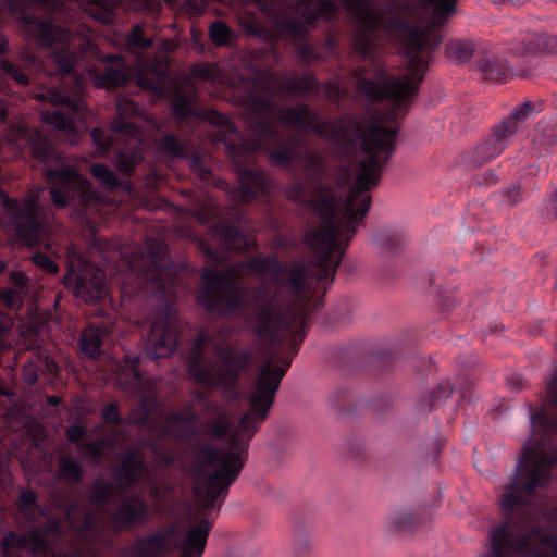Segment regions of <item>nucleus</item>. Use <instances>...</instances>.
I'll return each mask as SVG.
<instances>
[{"label": "nucleus", "instance_id": "34", "mask_svg": "<svg viewBox=\"0 0 557 557\" xmlns=\"http://www.w3.org/2000/svg\"><path fill=\"white\" fill-rule=\"evenodd\" d=\"M210 39L219 45H228L232 37V30L222 22H214L209 29Z\"/></svg>", "mask_w": 557, "mask_h": 557}, {"label": "nucleus", "instance_id": "47", "mask_svg": "<svg viewBox=\"0 0 557 557\" xmlns=\"http://www.w3.org/2000/svg\"><path fill=\"white\" fill-rule=\"evenodd\" d=\"M191 74L194 77L196 78H199V79H210L213 75V72L210 67L208 66H203V65H200V66H193L191 69Z\"/></svg>", "mask_w": 557, "mask_h": 557}, {"label": "nucleus", "instance_id": "37", "mask_svg": "<svg viewBox=\"0 0 557 557\" xmlns=\"http://www.w3.org/2000/svg\"><path fill=\"white\" fill-rule=\"evenodd\" d=\"M1 70L4 74L12 77L16 83H18L21 85H26L28 83L27 75L25 73H23L20 67H17L15 64L11 63L10 61H2Z\"/></svg>", "mask_w": 557, "mask_h": 557}, {"label": "nucleus", "instance_id": "5", "mask_svg": "<svg viewBox=\"0 0 557 557\" xmlns=\"http://www.w3.org/2000/svg\"><path fill=\"white\" fill-rule=\"evenodd\" d=\"M16 522L28 528L24 535L36 531L44 542V557L59 542H67L64 524L50 519L45 510L37 504L36 494L30 490H22L16 502Z\"/></svg>", "mask_w": 557, "mask_h": 557}, {"label": "nucleus", "instance_id": "21", "mask_svg": "<svg viewBox=\"0 0 557 557\" xmlns=\"http://www.w3.org/2000/svg\"><path fill=\"white\" fill-rule=\"evenodd\" d=\"M106 336H108L107 327L89 325L82 334V352L88 358H97L101 352V345Z\"/></svg>", "mask_w": 557, "mask_h": 557}, {"label": "nucleus", "instance_id": "48", "mask_svg": "<svg viewBox=\"0 0 557 557\" xmlns=\"http://www.w3.org/2000/svg\"><path fill=\"white\" fill-rule=\"evenodd\" d=\"M177 45L170 39H162L157 44V49L162 53H172L176 50Z\"/></svg>", "mask_w": 557, "mask_h": 557}, {"label": "nucleus", "instance_id": "55", "mask_svg": "<svg viewBox=\"0 0 557 557\" xmlns=\"http://www.w3.org/2000/svg\"><path fill=\"white\" fill-rule=\"evenodd\" d=\"M552 203L554 206V212L557 214V189L552 195Z\"/></svg>", "mask_w": 557, "mask_h": 557}, {"label": "nucleus", "instance_id": "17", "mask_svg": "<svg viewBox=\"0 0 557 557\" xmlns=\"http://www.w3.org/2000/svg\"><path fill=\"white\" fill-rule=\"evenodd\" d=\"M212 237L216 245H222L226 250H244L248 247V239L236 227L216 223L211 228Z\"/></svg>", "mask_w": 557, "mask_h": 557}, {"label": "nucleus", "instance_id": "7", "mask_svg": "<svg viewBox=\"0 0 557 557\" xmlns=\"http://www.w3.org/2000/svg\"><path fill=\"white\" fill-rule=\"evenodd\" d=\"M126 368L132 370V376L125 384L121 381V384L132 395L139 398L129 413L128 422L138 428H146L150 425V417L157 408V401L154 399L156 389L153 383L149 380H144L137 371V363L139 358L134 356H126Z\"/></svg>", "mask_w": 557, "mask_h": 557}, {"label": "nucleus", "instance_id": "20", "mask_svg": "<svg viewBox=\"0 0 557 557\" xmlns=\"http://www.w3.org/2000/svg\"><path fill=\"white\" fill-rule=\"evenodd\" d=\"M110 65L98 77L99 85L104 88H117L125 86L131 79V73L121 59L110 57Z\"/></svg>", "mask_w": 557, "mask_h": 557}, {"label": "nucleus", "instance_id": "26", "mask_svg": "<svg viewBox=\"0 0 557 557\" xmlns=\"http://www.w3.org/2000/svg\"><path fill=\"white\" fill-rule=\"evenodd\" d=\"M159 148L171 158H183L188 151L187 143L173 134H164L159 141Z\"/></svg>", "mask_w": 557, "mask_h": 557}, {"label": "nucleus", "instance_id": "33", "mask_svg": "<svg viewBox=\"0 0 557 557\" xmlns=\"http://www.w3.org/2000/svg\"><path fill=\"white\" fill-rule=\"evenodd\" d=\"M90 172L97 180L109 188H116L120 186V181L116 175L104 164L91 165Z\"/></svg>", "mask_w": 557, "mask_h": 557}, {"label": "nucleus", "instance_id": "4", "mask_svg": "<svg viewBox=\"0 0 557 557\" xmlns=\"http://www.w3.org/2000/svg\"><path fill=\"white\" fill-rule=\"evenodd\" d=\"M269 16L287 15L288 27L295 34H301L307 25L319 16L329 18L336 11L334 0H253Z\"/></svg>", "mask_w": 557, "mask_h": 557}, {"label": "nucleus", "instance_id": "2", "mask_svg": "<svg viewBox=\"0 0 557 557\" xmlns=\"http://www.w3.org/2000/svg\"><path fill=\"white\" fill-rule=\"evenodd\" d=\"M249 350L234 352L222 337L201 332L188 358L189 375L210 388H222L224 396H237L235 389L239 372L251 361Z\"/></svg>", "mask_w": 557, "mask_h": 557}, {"label": "nucleus", "instance_id": "57", "mask_svg": "<svg viewBox=\"0 0 557 557\" xmlns=\"http://www.w3.org/2000/svg\"><path fill=\"white\" fill-rule=\"evenodd\" d=\"M5 292H7V289H1L0 288V301H3V297H4Z\"/></svg>", "mask_w": 557, "mask_h": 557}, {"label": "nucleus", "instance_id": "3", "mask_svg": "<svg viewBox=\"0 0 557 557\" xmlns=\"http://www.w3.org/2000/svg\"><path fill=\"white\" fill-rule=\"evenodd\" d=\"M0 206L13 224L18 238L29 247L45 243L47 249H51L48 239L50 227L42 216V208L37 197L22 205L0 191Z\"/></svg>", "mask_w": 557, "mask_h": 557}, {"label": "nucleus", "instance_id": "56", "mask_svg": "<svg viewBox=\"0 0 557 557\" xmlns=\"http://www.w3.org/2000/svg\"><path fill=\"white\" fill-rule=\"evenodd\" d=\"M49 403H50L51 405H55V404H58V403H59V399H58L57 397H49Z\"/></svg>", "mask_w": 557, "mask_h": 557}, {"label": "nucleus", "instance_id": "31", "mask_svg": "<svg viewBox=\"0 0 557 557\" xmlns=\"http://www.w3.org/2000/svg\"><path fill=\"white\" fill-rule=\"evenodd\" d=\"M391 524L395 531L404 532L413 529L418 524V519L413 512L401 510L392 518Z\"/></svg>", "mask_w": 557, "mask_h": 557}, {"label": "nucleus", "instance_id": "13", "mask_svg": "<svg viewBox=\"0 0 557 557\" xmlns=\"http://www.w3.org/2000/svg\"><path fill=\"white\" fill-rule=\"evenodd\" d=\"M66 525L71 528L81 541L87 542L91 539V532L97 529L96 519L92 515L76 504L70 505L64 510Z\"/></svg>", "mask_w": 557, "mask_h": 557}, {"label": "nucleus", "instance_id": "36", "mask_svg": "<svg viewBox=\"0 0 557 557\" xmlns=\"http://www.w3.org/2000/svg\"><path fill=\"white\" fill-rule=\"evenodd\" d=\"M172 485L165 481L154 482L150 486V495L157 506L161 505L172 493Z\"/></svg>", "mask_w": 557, "mask_h": 557}, {"label": "nucleus", "instance_id": "54", "mask_svg": "<svg viewBox=\"0 0 557 557\" xmlns=\"http://www.w3.org/2000/svg\"><path fill=\"white\" fill-rule=\"evenodd\" d=\"M507 194H508V197H510V198H512L513 200H516V199H517V197L519 196L520 191H519V189H518V188L512 187V188H510V189L508 190V193H507Z\"/></svg>", "mask_w": 557, "mask_h": 557}, {"label": "nucleus", "instance_id": "6", "mask_svg": "<svg viewBox=\"0 0 557 557\" xmlns=\"http://www.w3.org/2000/svg\"><path fill=\"white\" fill-rule=\"evenodd\" d=\"M63 284L76 298L85 302H96L104 298L108 293L102 270L82 256L71 258L67 272L63 276Z\"/></svg>", "mask_w": 557, "mask_h": 557}, {"label": "nucleus", "instance_id": "8", "mask_svg": "<svg viewBox=\"0 0 557 557\" xmlns=\"http://www.w3.org/2000/svg\"><path fill=\"white\" fill-rule=\"evenodd\" d=\"M176 311L170 305L157 315L147 336L146 355L152 360L169 357L177 344Z\"/></svg>", "mask_w": 557, "mask_h": 557}, {"label": "nucleus", "instance_id": "23", "mask_svg": "<svg viewBox=\"0 0 557 557\" xmlns=\"http://www.w3.org/2000/svg\"><path fill=\"white\" fill-rule=\"evenodd\" d=\"M317 87L312 77H285L277 83V89L295 95H307Z\"/></svg>", "mask_w": 557, "mask_h": 557}, {"label": "nucleus", "instance_id": "12", "mask_svg": "<svg viewBox=\"0 0 557 557\" xmlns=\"http://www.w3.org/2000/svg\"><path fill=\"white\" fill-rule=\"evenodd\" d=\"M475 70L484 81L498 83L509 74V66L504 58L483 51L475 61Z\"/></svg>", "mask_w": 557, "mask_h": 557}, {"label": "nucleus", "instance_id": "60", "mask_svg": "<svg viewBox=\"0 0 557 557\" xmlns=\"http://www.w3.org/2000/svg\"><path fill=\"white\" fill-rule=\"evenodd\" d=\"M36 381V375H29V383H34Z\"/></svg>", "mask_w": 557, "mask_h": 557}, {"label": "nucleus", "instance_id": "44", "mask_svg": "<svg viewBox=\"0 0 557 557\" xmlns=\"http://www.w3.org/2000/svg\"><path fill=\"white\" fill-rule=\"evenodd\" d=\"M12 326V321L11 319L0 312V335L4 334L5 332H8ZM10 346L9 343H7L4 339L0 338V350H4V349H8Z\"/></svg>", "mask_w": 557, "mask_h": 557}, {"label": "nucleus", "instance_id": "51", "mask_svg": "<svg viewBox=\"0 0 557 557\" xmlns=\"http://www.w3.org/2000/svg\"><path fill=\"white\" fill-rule=\"evenodd\" d=\"M508 384L509 387L515 392H519L525 386V382L521 377H512L508 381Z\"/></svg>", "mask_w": 557, "mask_h": 557}, {"label": "nucleus", "instance_id": "30", "mask_svg": "<svg viewBox=\"0 0 557 557\" xmlns=\"http://www.w3.org/2000/svg\"><path fill=\"white\" fill-rule=\"evenodd\" d=\"M91 502L100 507L110 503L114 497L113 486L109 483L98 481L91 488Z\"/></svg>", "mask_w": 557, "mask_h": 557}, {"label": "nucleus", "instance_id": "10", "mask_svg": "<svg viewBox=\"0 0 557 557\" xmlns=\"http://www.w3.org/2000/svg\"><path fill=\"white\" fill-rule=\"evenodd\" d=\"M115 479L122 488H129L148 482L149 470L135 451L127 450L122 455V462L115 471Z\"/></svg>", "mask_w": 557, "mask_h": 557}, {"label": "nucleus", "instance_id": "45", "mask_svg": "<svg viewBox=\"0 0 557 557\" xmlns=\"http://www.w3.org/2000/svg\"><path fill=\"white\" fill-rule=\"evenodd\" d=\"M479 152L482 153L483 159H492L500 154L503 149L495 144H484L478 148Z\"/></svg>", "mask_w": 557, "mask_h": 557}, {"label": "nucleus", "instance_id": "53", "mask_svg": "<svg viewBox=\"0 0 557 557\" xmlns=\"http://www.w3.org/2000/svg\"><path fill=\"white\" fill-rule=\"evenodd\" d=\"M11 283L22 286L24 284V275L22 273H11Z\"/></svg>", "mask_w": 557, "mask_h": 557}, {"label": "nucleus", "instance_id": "18", "mask_svg": "<svg viewBox=\"0 0 557 557\" xmlns=\"http://www.w3.org/2000/svg\"><path fill=\"white\" fill-rule=\"evenodd\" d=\"M168 75V64L162 60H156L153 63L138 73L137 84L154 94H163V82Z\"/></svg>", "mask_w": 557, "mask_h": 557}, {"label": "nucleus", "instance_id": "41", "mask_svg": "<svg viewBox=\"0 0 557 557\" xmlns=\"http://www.w3.org/2000/svg\"><path fill=\"white\" fill-rule=\"evenodd\" d=\"M102 417L106 423L108 424H120L122 422V418L117 412L116 404H109L102 411Z\"/></svg>", "mask_w": 557, "mask_h": 557}, {"label": "nucleus", "instance_id": "39", "mask_svg": "<svg viewBox=\"0 0 557 557\" xmlns=\"http://www.w3.org/2000/svg\"><path fill=\"white\" fill-rule=\"evenodd\" d=\"M90 135L92 141L97 146L99 153H103L109 149L111 141L110 137L104 133V131H102L101 128H94Z\"/></svg>", "mask_w": 557, "mask_h": 557}, {"label": "nucleus", "instance_id": "19", "mask_svg": "<svg viewBox=\"0 0 557 557\" xmlns=\"http://www.w3.org/2000/svg\"><path fill=\"white\" fill-rule=\"evenodd\" d=\"M195 429V417L187 413H174L170 416L163 426L162 434L175 440H189Z\"/></svg>", "mask_w": 557, "mask_h": 557}, {"label": "nucleus", "instance_id": "14", "mask_svg": "<svg viewBox=\"0 0 557 557\" xmlns=\"http://www.w3.org/2000/svg\"><path fill=\"white\" fill-rule=\"evenodd\" d=\"M146 250L151 257V264L141 272V276L147 281L158 283L163 288L165 286L163 283L165 269L159 261L165 255L166 246L159 239L149 238L146 243Z\"/></svg>", "mask_w": 557, "mask_h": 557}, {"label": "nucleus", "instance_id": "40", "mask_svg": "<svg viewBox=\"0 0 557 557\" xmlns=\"http://www.w3.org/2000/svg\"><path fill=\"white\" fill-rule=\"evenodd\" d=\"M34 262L46 270L48 273H57L58 272V264L47 255L45 253H35L33 256Z\"/></svg>", "mask_w": 557, "mask_h": 557}, {"label": "nucleus", "instance_id": "43", "mask_svg": "<svg viewBox=\"0 0 557 557\" xmlns=\"http://www.w3.org/2000/svg\"><path fill=\"white\" fill-rule=\"evenodd\" d=\"M3 302L9 309L15 310L21 307L22 300L15 290L8 288L3 297Z\"/></svg>", "mask_w": 557, "mask_h": 557}, {"label": "nucleus", "instance_id": "1", "mask_svg": "<svg viewBox=\"0 0 557 557\" xmlns=\"http://www.w3.org/2000/svg\"><path fill=\"white\" fill-rule=\"evenodd\" d=\"M27 143L32 156L46 166L45 176L51 185L49 195L57 208L71 207L82 213L99 201V194L64 160L45 133L29 132Z\"/></svg>", "mask_w": 557, "mask_h": 557}, {"label": "nucleus", "instance_id": "15", "mask_svg": "<svg viewBox=\"0 0 557 557\" xmlns=\"http://www.w3.org/2000/svg\"><path fill=\"white\" fill-rule=\"evenodd\" d=\"M476 44L469 38H450L444 46L445 58L454 65L468 64L475 55Z\"/></svg>", "mask_w": 557, "mask_h": 557}, {"label": "nucleus", "instance_id": "58", "mask_svg": "<svg viewBox=\"0 0 557 557\" xmlns=\"http://www.w3.org/2000/svg\"><path fill=\"white\" fill-rule=\"evenodd\" d=\"M5 116V111L3 109H0V120H3Z\"/></svg>", "mask_w": 557, "mask_h": 557}, {"label": "nucleus", "instance_id": "25", "mask_svg": "<svg viewBox=\"0 0 557 557\" xmlns=\"http://www.w3.org/2000/svg\"><path fill=\"white\" fill-rule=\"evenodd\" d=\"M143 154L137 149H129L119 151L114 157V164L116 170L124 174L129 175L133 170L141 162Z\"/></svg>", "mask_w": 557, "mask_h": 557}, {"label": "nucleus", "instance_id": "49", "mask_svg": "<svg viewBox=\"0 0 557 557\" xmlns=\"http://www.w3.org/2000/svg\"><path fill=\"white\" fill-rule=\"evenodd\" d=\"M190 168L193 171L198 173L203 180H206L207 176L210 174V171L201 165V162L197 157H194L190 160Z\"/></svg>", "mask_w": 557, "mask_h": 557}, {"label": "nucleus", "instance_id": "46", "mask_svg": "<svg viewBox=\"0 0 557 557\" xmlns=\"http://www.w3.org/2000/svg\"><path fill=\"white\" fill-rule=\"evenodd\" d=\"M66 435H67V438L73 442V443H76L78 444L79 441H82L83 438H85L86 436V432L85 430L79 426V425H72L67 429L66 431Z\"/></svg>", "mask_w": 557, "mask_h": 557}, {"label": "nucleus", "instance_id": "28", "mask_svg": "<svg viewBox=\"0 0 557 557\" xmlns=\"http://www.w3.org/2000/svg\"><path fill=\"white\" fill-rule=\"evenodd\" d=\"M455 391V386L449 381L441 382L429 395L420 400L423 409L431 408L436 400L448 398Z\"/></svg>", "mask_w": 557, "mask_h": 557}, {"label": "nucleus", "instance_id": "61", "mask_svg": "<svg viewBox=\"0 0 557 557\" xmlns=\"http://www.w3.org/2000/svg\"><path fill=\"white\" fill-rule=\"evenodd\" d=\"M3 269H4V264H3V263H1V264H0V271H2Z\"/></svg>", "mask_w": 557, "mask_h": 557}, {"label": "nucleus", "instance_id": "52", "mask_svg": "<svg viewBox=\"0 0 557 557\" xmlns=\"http://www.w3.org/2000/svg\"><path fill=\"white\" fill-rule=\"evenodd\" d=\"M52 557H83V555L81 552L75 549L73 552H59L53 554Z\"/></svg>", "mask_w": 557, "mask_h": 557}, {"label": "nucleus", "instance_id": "35", "mask_svg": "<svg viewBox=\"0 0 557 557\" xmlns=\"http://www.w3.org/2000/svg\"><path fill=\"white\" fill-rule=\"evenodd\" d=\"M537 145L555 146L557 145V124L554 126H544L532 138Z\"/></svg>", "mask_w": 557, "mask_h": 557}, {"label": "nucleus", "instance_id": "11", "mask_svg": "<svg viewBox=\"0 0 557 557\" xmlns=\"http://www.w3.org/2000/svg\"><path fill=\"white\" fill-rule=\"evenodd\" d=\"M537 104L525 101L515 108L511 114L498 123L493 129V136L497 141L506 140L513 136L533 113L539 112Z\"/></svg>", "mask_w": 557, "mask_h": 557}, {"label": "nucleus", "instance_id": "22", "mask_svg": "<svg viewBox=\"0 0 557 557\" xmlns=\"http://www.w3.org/2000/svg\"><path fill=\"white\" fill-rule=\"evenodd\" d=\"M138 107L132 100L123 99L117 103V112L112 121V131L116 134L133 135L135 125L128 121V117L137 114Z\"/></svg>", "mask_w": 557, "mask_h": 557}, {"label": "nucleus", "instance_id": "38", "mask_svg": "<svg viewBox=\"0 0 557 557\" xmlns=\"http://www.w3.org/2000/svg\"><path fill=\"white\" fill-rule=\"evenodd\" d=\"M36 367L41 370H46L51 375L57 374L58 364L42 350L36 352Z\"/></svg>", "mask_w": 557, "mask_h": 557}, {"label": "nucleus", "instance_id": "59", "mask_svg": "<svg viewBox=\"0 0 557 557\" xmlns=\"http://www.w3.org/2000/svg\"><path fill=\"white\" fill-rule=\"evenodd\" d=\"M36 381V375H29V383H34Z\"/></svg>", "mask_w": 557, "mask_h": 557}, {"label": "nucleus", "instance_id": "50", "mask_svg": "<svg viewBox=\"0 0 557 557\" xmlns=\"http://www.w3.org/2000/svg\"><path fill=\"white\" fill-rule=\"evenodd\" d=\"M297 50L299 58L304 61H308L314 58L313 51L309 45H300Z\"/></svg>", "mask_w": 557, "mask_h": 557}, {"label": "nucleus", "instance_id": "27", "mask_svg": "<svg viewBox=\"0 0 557 557\" xmlns=\"http://www.w3.org/2000/svg\"><path fill=\"white\" fill-rule=\"evenodd\" d=\"M127 44L129 49L137 53L147 50L153 46L151 36H147L145 30L139 25H134L127 35Z\"/></svg>", "mask_w": 557, "mask_h": 557}, {"label": "nucleus", "instance_id": "16", "mask_svg": "<svg viewBox=\"0 0 557 557\" xmlns=\"http://www.w3.org/2000/svg\"><path fill=\"white\" fill-rule=\"evenodd\" d=\"M523 49L532 55L557 58V35L546 32L533 33L524 38Z\"/></svg>", "mask_w": 557, "mask_h": 557}, {"label": "nucleus", "instance_id": "9", "mask_svg": "<svg viewBox=\"0 0 557 557\" xmlns=\"http://www.w3.org/2000/svg\"><path fill=\"white\" fill-rule=\"evenodd\" d=\"M149 516L148 504L141 495H123L110 515V522L115 531H122L146 524Z\"/></svg>", "mask_w": 557, "mask_h": 557}, {"label": "nucleus", "instance_id": "42", "mask_svg": "<svg viewBox=\"0 0 557 557\" xmlns=\"http://www.w3.org/2000/svg\"><path fill=\"white\" fill-rule=\"evenodd\" d=\"M199 249L207 255L209 260L214 263H220L224 259L223 252L215 251L209 244L205 242L198 243Z\"/></svg>", "mask_w": 557, "mask_h": 557}, {"label": "nucleus", "instance_id": "32", "mask_svg": "<svg viewBox=\"0 0 557 557\" xmlns=\"http://www.w3.org/2000/svg\"><path fill=\"white\" fill-rule=\"evenodd\" d=\"M532 424L536 432L543 430L547 433L554 432L557 434V416L540 411L532 416Z\"/></svg>", "mask_w": 557, "mask_h": 557}, {"label": "nucleus", "instance_id": "29", "mask_svg": "<svg viewBox=\"0 0 557 557\" xmlns=\"http://www.w3.org/2000/svg\"><path fill=\"white\" fill-rule=\"evenodd\" d=\"M112 441L107 437H101L96 441H90L85 444H78L79 449L90 456L92 460H99L107 449L112 447Z\"/></svg>", "mask_w": 557, "mask_h": 557}, {"label": "nucleus", "instance_id": "24", "mask_svg": "<svg viewBox=\"0 0 557 557\" xmlns=\"http://www.w3.org/2000/svg\"><path fill=\"white\" fill-rule=\"evenodd\" d=\"M82 466L70 455H62L58 459V474L61 480L77 482L82 475Z\"/></svg>", "mask_w": 557, "mask_h": 557}]
</instances>
